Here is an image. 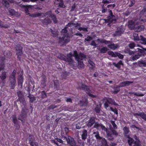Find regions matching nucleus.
I'll use <instances>...</instances> for the list:
<instances>
[{
  "mask_svg": "<svg viewBox=\"0 0 146 146\" xmlns=\"http://www.w3.org/2000/svg\"><path fill=\"white\" fill-rule=\"evenodd\" d=\"M73 56L74 57L75 59L78 61V68H84V65L83 62L81 60L86 58V56L82 53L78 54L76 50L74 51V54L73 55L72 54H68L67 55V58L66 59L64 58V61H68L70 64H72L73 62V60L72 59Z\"/></svg>",
  "mask_w": 146,
  "mask_h": 146,
  "instance_id": "f257e3e1",
  "label": "nucleus"
},
{
  "mask_svg": "<svg viewBox=\"0 0 146 146\" xmlns=\"http://www.w3.org/2000/svg\"><path fill=\"white\" fill-rule=\"evenodd\" d=\"M98 42L104 43L107 45L110 48L114 50L117 48L119 47V45L117 44H114L112 43V42L110 41L106 40L105 39H98L96 40Z\"/></svg>",
  "mask_w": 146,
  "mask_h": 146,
  "instance_id": "f03ea898",
  "label": "nucleus"
},
{
  "mask_svg": "<svg viewBox=\"0 0 146 146\" xmlns=\"http://www.w3.org/2000/svg\"><path fill=\"white\" fill-rule=\"evenodd\" d=\"M16 70L14 69L9 77V81L11 84V88L14 89L16 83Z\"/></svg>",
  "mask_w": 146,
  "mask_h": 146,
  "instance_id": "7ed1b4c3",
  "label": "nucleus"
},
{
  "mask_svg": "<svg viewBox=\"0 0 146 146\" xmlns=\"http://www.w3.org/2000/svg\"><path fill=\"white\" fill-rule=\"evenodd\" d=\"M31 7V5H24V7L25 9V12L26 15L34 18L39 17L41 15L42 13H36L33 14H31L29 13V9Z\"/></svg>",
  "mask_w": 146,
  "mask_h": 146,
  "instance_id": "20e7f679",
  "label": "nucleus"
},
{
  "mask_svg": "<svg viewBox=\"0 0 146 146\" xmlns=\"http://www.w3.org/2000/svg\"><path fill=\"white\" fill-rule=\"evenodd\" d=\"M17 58L20 61L21 60V56L23 54V47L20 44H17L15 46Z\"/></svg>",
  "mask_w": 146,
  "mask_h": 146,
  "instance_id": "39448f33",
  "label": "nucleus"
},
{
  "mask_svg": "<svg viewBox=\"0 0 146 146\" xmlns=\"http://www.w3.org/2000/svg\"><path fill=\"white\" fill-rule=\"evenodd\" d=\"M127 142L129 146H141V144L140 141L139 140H134L130 136L127 138Z\"/></svg>",
  "mask_w": 146,
  "mask_h": 146,
  "instance_id": "423d86ee",
  "label": "nucleus"
},
{
  "mask_svg": "<svg viewBox=\"0 0 146 146\" xmlns=\"http://www.w3.org/2000/svg\"><path fill=\"white\" fill-rule=\"evenodd\" d=\"M103 101L104 103V106L106 108L109 106L108 103L113 104L115 106H117V104L115 103L114 100L110 98H105L104 99Z\"/></svg>",
  "mask_w": 146,
  "mask_h": 146,
  "instance_id": "0eeeda50",
  "label": "nucleus"
},
{
  "mask_svg": "<svg viewBox=\"0 0 146 146\" xmlns=\"http://www.w3.org/2000/svg\"><path fill=\"white\" fill-rule=\"evenodd\" d=\"M125 30V28L122 26L118 27L116 29V31L113 34L114 36H120L121 34H123Z\"/></svg>",
  "mask_w": 146,
  "mask_h": 146,
  "instance_id": "6e6552de",
  "label": "nucleus"
},
{
  "mask_svg": "<svg viewBox=\"0 0 146 146\" xmlns=\"http://www.w3.org/2000/svg\"><path fill=\"white\" fill-rule=\"evenodd\" d=\"M109 12L110 14V15L107 17L106 21L109 23H114L116 22V19H113V17H114L115 16L113 15L111 11L110 10Z\"/></svg>",
  "mask_w": 146,
  "mask_h": 146,
  "instance_id": "1a4fd4ad",
  "label": "nucleus"
},
{
  "mask_svg": "<svg viewBox=\"0 0 146 146\" xmlns=\"http://www.w3.org/2000/svg\"><path fill=\"white\" fill-rule=\"evenodd\" d=\"M67 141L68 143L71 146H75L76 143L74 139L70 136L64 137V139Z\"/></svg>",
  "mask_w": 146,
  "mask_h": 146,
  "instance_id": "9d476101",
  "label": "nucleus"
},
{
  "mask_svg": "<svg viewBox=\"0 0 146 146\" xmlns=\"http://www.w3.org/2000/svg\"><path fill=\"white\" fill-rule=\"evenodd\" d=\"M25 108H23L21 113L20 115L18 117V119L21 121H23L22 119H23L27 116V114L25 112Z\"/></svg>",
  "mask_w": 146,
  "mask_h": 146,
  "instance_id": "9b49d317",
  "label": "nucleus"
},
{
  "mask_svg": "<svg viewBox=\"0 0 146 146\" xmlns=\"http://www.w3.org/2000/svg\"><path fill=\"white\" fill-rule=\"evenodd\" d=\"M135 23L133 20H130L128 21V27L131 29L133 30L135 29Z\"/></svg>",
  "mask_w": 146,
  "mask_h": 146,
  "instance_id": "f8f14e48",
  "label": "nucleus"
},
{
  "mask_svg": "<svg viewBox=\"0 0 146 146\" xmlns=\"http://www.w3.org/2000/svg\"><path fill=\"white\" fill-rule=\"evenodd\" d=\"M133 82L131 81H125L120 83L119 85L121 87H123L126 86H128L130 84L133 83Z\"/></svg>",
  "mask_w": 146,
  "mask_h": 146,
  "instance_id": "ddd939ff",
  "label": "nucleus"
},
{
  "mask_svg": "<svg viewBox=\"0 0 146 146\" xmlns=\"http://www.w3.org/2000/svg\"><path fill=\"white\" fill-rule=\"evenodd\" d=\"M95 123V118L94 117H91L88 121L87 126L91 127Z\"/></svg>",
  "mask_w": 146,
  "mask_h": 146,
  "instance_id": "4468645a",
  "label": "nucleus"
},
{
  "mask_svg": "<svg viewBox=\"0 0 146 146\" xmlns=\"http://www.w3.org/2000/svg\"><path fill=\"white\" fill-rule=\"evenodd\" d=\"M34 140V139L33 136L31 134L29 135V141L30 145L31 146H34V145H33Z\"/></svg>",
  "mask_w": 146,
  "mask_h": 146,
  "instance_id": "2eb2a0df",
  "label": "nucleus"
},
{
  "mask_svg": "<svg viewBox=\"0 0 146 146\" xmlns=\"http://www.w3.org/2000/svg\"><path fill=\"white\" fill-rule=\"evenodd\" d=\"M7 72L5 71L1 72V74L0 76V78L3 82L5 81V79L7 77Z\"/></svg>",
  "mask_w": 146,
  "mask_h": 146,
  "instance_id": "dca6fc26",
  "label": "nucleus"
},
{
  "mask_svg": "<svg viewBox=\"0 0 146 146\" xmlns=\"http://www.w3.org/2000/svg\"><path fill=\"white\" fill-rule=\"evenodd\" d=\"M80 85L81 86V88H80V89H82L88 92H89L90 91V89L89 88V87L86 86L85 84L80 83Z\"/></svg>",
  "mask_w": 146,
  "mask_h": 146,
  "instance_id": "f3484780",
  "label": "nucleus"
},
{
  "mask_svg": "<svg viewBox=\"0 0 146 146\" xmlns=\"http://www.w3.org/2000/svg\"><path fill=\"white\" fill-rule=\"evenodd\" d=\"M88 104L87 99L86 98H85L80 101L79 104L82 106H86Z\"/></svg>",
  "mask_w": 146,
  "mask_h": 146,
  "instance_id": "a211bd4d",
  "label": "nucleus"
},
{
  "mask_svg": "<svg viewBox=\"0 0 146 146\" xmlns=\"http://www.w3.org/2000/svg\"><path fill=\"white\" fill-rule=\"evenodd\" d=\"M42 22L44 24L47 25L50 23L51 22V21L50 19L47 17L44 19L42 20Z\"/></svg>",
  "mask_w": 146,
  "mask_h": 146,
  "instance_id": "6ab92c4d",
  "label": "nucleus"
},
{
  "mask_svg": "<svg viewBox=\"0 0 146 146\" xmlns=\"http://www.w3.org/2000/svg\"><path fill=\"white\" fill-rule=\"evenodd\" d=\"M23 77L22 74H20L18 78V83L19 85L21 86L23 85Z\"/></svg>",
  "mask_w": 146,
  "mask_h": 146,
  "instance_id": "aec40b11",
  "label": "nucleus"
},
{
  "mask_svg": "<svg viewBox=\"0 0 146 146\" xmlns=\"http://www.w3.org/2000/svg\"><path fill=\"white\" fill-rule=\"evenodd\" d=\"M124 131V135L127 138L129 137V135L128 134L129 132V128L127 127H125L123 129Z\"/></svg>",
  "mask_w": 146,
  "mask_h": 146,
  "instance_id": "412c9836",
  "label": "nucleus"
},
{
  "mask_svg": "<svg viewBox=\"0 0 146 146\" xmlns=\"http://www.w3.org/2000/svg\"><path fill=\"white\" fill-rule=\"evenodd\" d=\"M145 29V27L143 25H140L137 27L135 28V30L137 32H140L143 31Z\"/></svg>",
  "mask_w": 146,
  "mask_h": 146,
  "instance_id": "4be33fe9",
  "label": "nucleus"
},
{
  "mask_svg": "<svg viewBox=\"0 0 146 146\" xmlns=\"http://www.w3.org/2000/svg\"><path fill=\"white\" fill-rule=\"evenodd\" d=\"M80 25L81 24L80 23H69L67 25V26H68L69 27H71L73 28L77 27L78 26L80 27Z\"/></svg>",
  "mask_w": 146,
  "mask_h": 146,
  "instance_id": "5701e85b",
  "label": "nucleus"
},
{
  "mask_svg": "<svg viewBox=\"0 0 146 146\" xmlns=\"http://www.w3.org/2000/svg\"><path fill=\"white\" fill-rule=\"evenodd\" d=\"M46 78L45 76H43L41 80V84L44 86H46Z\"/></svg>",
  "mask_w": 146,
  "mask_h": 146,
  "instance_id": "b1692460",
  "label": "nucleus"
},
{
  "mask_svg": "<svg viewBox=\"0 0 146 146\" xmlns=\"http://www.w3.org/2000/svg\"><path fill=\"white\" fill-rule=\"evenodd\" d=\"M17 94L19 101L21 102V101H22L23 99V93L20 90L17 92Z\"/></svg>",
  "mask_w": 146,
  "mask_h": 146,
  "instance_id": "393cba45",
  "label": "nucleus"
},
{
  "mask_svg": "<svg viewBox=\"0 0 146 146\" xmlns=\"http://www.w3.org/2000/svg\"><path fill=\"white\" fill-rule=\"evenodd\" d=\"M87 132L86 130H84L82 132V139L85 140L87 136Z\"/></svg>",
  "mask_w": 146,
  "mask_h": 146,
  "instance_id": "a878e982",
  "label": "nucleus"
},
{
  "mask_svg": "<svg viewBox=\"0 0 146 146\" xmlns=\"http://www.w3.org/2000/svg\"><path fill=\"white\" fill-rule=\"evenodd\" d=\"M140 43L143 44H146V38H145L142 35L140 36Z\"/></svg>",
  "mask_w": 146,
  "mask_h": 146,
  "instance_id": "bb28decb",
  "label": "nucleus"
},
{
  "mask_svg": "<svg viewBox=\"0 0 146 146\" xmlns=\"http://www.w3.org/2000/svg\"><path fill=\"white\" fill-rule=\"evenodd\" d=\"M12 121L14 125L17 124L19 123V121L17 120L16 115H13L12 116Z\"/></svg>",
  "mask_w": 146,
  "mask_h": 146,
  "instance_id": "cd10ccee",
  "label": "nucleus"
},
{
  "mask_svg": "<svg viewBox=\"0 0 146 146\" xmlns=\"http://www.w3.org/2000/svg\"><path fill=\"white\" fill-rule=\"evenodd\" d=\"M54 88L56 90H58L59 89V81L58 80H54Z\"/></svg>",
  "mask_w": 146,
  "mask_h": 146,
  "instance_id": "c85d7f7f",
  "label": "nucleus"
},
{
  "mask_svg": "<svg viewBox=\"0 0 146 146\" xmlns=\"http://www.w3.org/2000/svg\"><path fill=\"white\" fill-rule=\"evenodd\" d=\"M12 54L8 50L5 51L4 52V56L5 58H9Z\"/></svg>",
  "mask_w": 146,
  "mask_h": 146,
  "instance_id": "c756f323",
  "label": "nucleus"
},
{
  "mask_svg": "<svg viewBox=\"0 0 146 146\" xmlns=\"http://www.w3.org/2000/svg\"><path fill=\"white\" fill-rule=\"evenodd\" d=\"M108 49L106 47H103L101 48H100L99 50L100 51V53L102 54L105 53L106 52Z\"/></svg>",
  "mask_w": 146,
  "mask_h": 146,
  "instance_id": "7c9ffc66",
  "label": "nucleus"
},
{
  "mask_svg": "<svg viewBox=\"0 0 146 146\" xmlns=\"http://www.w3.org/2000/svg\"><path fill=\"white\" fill-rule=\"evenodd\" d=\"M9 27V26L8 25L3 24V22L0 20V27L1 28H4L7 29Z\"/></svg>",
  "mask_w": 146,
  "mask_h": 146,
  "instance_id": "2f4dec72",
  "label": "nucleus"
},
{
  "mask_svg": "<svg viewBox=\"0 0 146 146\" xmlns=\"http://www.w3.org/2000/svg\"><path fill=\"white\" fill-rule=\"evenodd\" d=\"M134 40H139L140 39V37L139 38L138 36V34L137 33H135L133 34V35Z\"/></svg>",
  "mask_w": 146,
  "mask_h": 146,
  "instance_id": "473e14b6",
  "label": "nucleus"
},
{
  "mask_svg": "<svg viewBox=\"0 0 146 146\" xmlns=\"http://www.w3.org/2000/svg\"><path fill=\"white\" fill-rule=\"evenodd\" d=\"M107 135L108 139L110 141L113 140L114 139L113 137L112 134L110 133L107 132Z\"/></svg>",
  "mask_w": 146,
  "mask_h": 146,
  "instance_id": "72a5a7b5",
  "label": "nucleus"
},
{
  "mask_svg": "<svg viewBox=\"0 0 146 146\" xmlns=\"http://www.w3.org/2000/svg\"><path fill=\"white\" fill-rule=\"evenodd\" d=\"M102 146H108L106 140L104 138H103L102 140Z\"/></svg>",
  "mask_w": 146,
  "mask_h": 146,
  "instance_id": "f704fd0d",
  "label": "nucleus"
},
{
  "mask_svg": "<svg viewBox=\"0 0 146 146\" xmlns=\"http://www.w3.org/2000/svg\"><path fill=\"white\" fill-rule=\"evenodd\" d=\"M40 97L42 99L46 98L47 97V95L46 92L44 91H42L41 93Z\"/></svg>",
  "mask_w": 146,
  "mask_h": 146,
  "instance_id": "c9c22d12",
  "label": "nucleus"
},
{
  "mask_svg": "<svg viewBox=\"0 0 146 146\" xmlns=\"http://www.w3.org/2000/svg\"><path fill=\"white\" fill-rule=\"evenodd\" d=\"M120 85H119V86H117L116 87L114 88V91H113V93L115 94H116L119 92L120 91Z\"/></svg>",
  "mask_w": 146,
  "mask_h": 146,
  "instance_id": "e433bc0d",
  "label": "nucleus"
},
{
  "mask_svg": "<svg viewBox=\"0 0 146 146\" xmlns=\"http://www.w3.org/2000/svg\"><path fill=\"white\" fill-rule=\"evenodd\" d=\"M50 17L54 23H57L58 21L56 19L55 15H50Z\"/></svg>",
  "mask_w": 146,
  "mask_h": 146,
  "instance_id": "4c0bfd02",
  "label": "nucleus"
},
{
  "mask_svg": "<svg viewBox=\"0 0 146 146\" xmlns=\"http://www.w3.org/2000/svg\"><path fill=\"white\" fill-rule=\"evenodd\" d=\"M28 97L29 98L30 101L31 103H33L36 100V98L33 96L31 95L30 94L29 95Z\"/></svg>",
  "mask_w": 146,
  "mask_h": 146,
  "instance_id": "58836bf2",
  "label": "nucleus"
},
{
  "mask_svg": "<svg viewBox=\"0 0 146 146\" xmlns=\"http://www.w3.org/2000/svg\"><path fill=\"white\" fill-rule=\"evenodd\" d=\"M140 55H139L138 54L133 55L131 58V59L133 61L136 60L139 58L140 57Z\"/></svg>",
  "mask_w": 146,
  "mask_h": 146,
  "instance_id": "ea45409f",
  "label": "nucleus"
},
{
  "mask_svg": "<svg viewBox=\"0 0 146 146\" xmlns=\"http://www.w3.org/2000/svg\"><path fill=\"white\" fill-rule=\"evenodd\" d=\"M140 116L145 121H146V114L143 112H140Z\"/></svg>",
  "mask_w": 146,
  "mask_h": 146,
  "instance_id": "a19ab883",
  "label": "nucleus"
},
{
  "mask_svg": "<svg viewBox=\"0 0 146 146\" xmlns=\"http://www.w3.org/2000/svg\"><path fill=\"white\" fill-rule=\"evenodd\" d=\"M57 106L55 105H52L50 106L48 108V110H54V108L57 107Z\"/></svg>",
  "mask_w": 146,
  "mask_h": 146,
  "instance_id": "79ce46f5",
  "label": "nucleus"
},
{
  "mask_svg": "<svg viewBox=\"0 0 146 146\" xmlns=\"http://www.w3.org/2000/svg\"><path fill=\"white\" fill-rule=\"evenodd\" d=\"M129 94H134L135 95L138 96H143L144 95V94H137V93H134V92H129L128 93Z\"/></svg>",
  "mask_w": 146,
  "mask_h": 146,
  "instance_id": "37998d69",
  "label": "nucleus"
},
{
  "mask_svg": "<svg viewBox=\"0 0 146 146\" xmlns=\"http://www.w3.org/2000/svg\"><path fill=\"white\" fill-rule=\"evenodd\" d=\"M51 33H52V35L54 37H57L58 35V32L56 31V32L53 31L51 29Z\"/></svg>",
  "mask_w": 146,
  "mask_h": 146,
  "instance_id": "c03bdc74",
  "label": "nucleus"
},
{
  "mask_svg": "<svg viewBox=\"0 0 146 146\" xmlns=\"http://www.w3.org/2000/svg\"><path fill=\"white\" fill-rule=\"evenodd\" d=\"M9 11L10 15H13L15 14V11L13 9H12L11 8H9Z\"/></svg>",
  "mask_w": 146,
  "mask_h": 146,
  "instance_id": "a18cd8bd",
  "label": "nucleus"
},
{
  "mask_svg": "<svg viewBox=\"0 0 146 146\" xmlns=\"http://www.w3.org/2000/svg\"><path fill=\"white\" fill-rule=\"evenodd\" d=\"M5 67V64L4 62H2L0 64V71L3 70Z\"/></svg>",
  "mask_w": 146,
  "mask_h": 146,
  "instance_id": "49530a36",
  "label": "nucleus"
},
{
  "mask_svg": "<svg viewBox=\"0 0 146 146\" xmlns=\"http://www.w3.org/2000/svg\"><path fill=\"white\" fill-rule=\"evenodd\" d=\"M108 54L109 55H111L112 57H116V52L114 53L112 51H109L108 52Z\"/></svg>",
  "mask_w": 146,
  "mask_h": 146,
  "instance_id": "de8ad7c7",
  "label": "nucleus"
},
{
  "mask_svg": "<svg viewBox=\"0 0 146 146\" xmlns=\"http://www.w3.org/2000/svg\"><path fill=\"white\" fill-rule=\"evenodd\" d=\"M146 9H144L142 10L140 13V15L141 16H143V15H144L145 14L146 16Z\"/></svg>",
  "mask_w": 146,
  "mask_h": 146,
  "instance_id": "09e8293b",
  "label": "nucleus"
},
{
  "mask_svg": "<svg viewBox=\"0 0 146 146\" xmlns=\"http://www.w3.org/2000/svg\"><path fill=\"white\" fill-rule=\"evenodd\" d=\"M3 4L7 7H8L9 6V3L7 0H5L3 1Z\"/></svg>",
  "mask_w": 146,
  "mask_h": 146,
  "instance_id": "8fccbe9b",
  "label": "nucleus"
},
{
  "mask_svg": "<svg viewBox=\"0 0 146 146\" xmlns=\"http://www.w3.org/2000/svg\"><path fill=\"white\" fill-rule=\"evenodd\" d=\"M139 64H141L143 65V66L145 67L146 66V61L143 60H141L139 61Z\"/></svg>",
  "mask_w": 146,
  "mask_h": 146,
  "instance_id": "3c124183",
  "label": "nucleus"
},
{
  "mask_svg": "<svg viewBox=\"0 0 146 146\" xmlns=\"http://www.w3.org/2000/svg\"><path fill=\"white\" fill-rule=\"evenodd\" d=\"M100 106H97L95 108V111L97 113H99L100 111Z\"/></svg>",
  "mask_w": 146,
  "mask_h": 146,
  "instance_id": "603ef678",
  "label": "nucleus"
},
{
  "mask_svg": "<svg viewBox=\"0 0 146 146\" xmlns=\"http://www.w3.org/2000/svg\"><path fill=\"white\" fill-rule=\"evenodd\" d=\"M64 35L62 36V38L59 37V43H60L61 42H62V44H64Z\"/></svg>",
  "mask_w": 146,
  "mask_h": 146,
  "instance_id": "864d4df0",
  "label": "nucleus"
},
{
  "mask_svg": "<svg viewBox=\"0 0 146 146\" xmlns=\"http://www.w3.org/2000/svg\"><path fill=\"white\" fill-rule=\"evenodd\" d=\"M129 46L130 48H133L135 46V44L133 42L129 44Z\"/></svg>",
  "mask_w": 146,
  "mask_h": 146,
  "instance_id": "5fc2aeb1",
  "label": "nucleus"
},
{
  "mask_svg": "<svg viewBox=\"0 0 146 146\" xmlns=\"http://www.w3.org/2000/svg\"><path fill=\"white\" fill-rule=\"evenodd\" d=\"M111 123L114 129H116L117 128V125L115 124V121H111Z\"/></svg>",
  "mask_w": 146,
  "mask_h": 146,
  "instance_id": "6e6d98bb",
  "label": "nucleus"
},
{
  "mask_svg": "<svg viewBox=\"0 0 146 146\" xmlns=\"http://www.w3.org/2000/svg\"><path fill=\"white\" fill-rule=\"evenodd\" d=\"M116 54L117 55L116 57L117 56L120 59H122L123 57V55L118 52H116Z\"/></svg>",
  "mask_w": 146,
  "mask_h": 146,
  "instance_id": "4d7b16f0",
  "label": "nucleus"
},
{
  "mask_svg": "<svg viewBox=\"0 0 146 146\" xmlns=\"http://www.w3.org/2000/svg\"><path fill=\"white\" fill-rule=\"evenodd\" d=\"M111 130L112 131L113 135L116 136H117L118 135V133L115 130H114V129H111Z\"/></svg>",
  "mask_w": 146,
  "mask_h": 146,
  "instance_id": "13d9d810",
  "label": "nucleus"
},
{
  "mask_svg": "<svg viewBox=\"0 0 146 146\" xmlns=\"http://www.w3.org/2000/svg\"><path fill=\"white\" fill-rule=\"evenodd\" d=\"M92 39V38L89 36H88L85 39L84 42H86V41H89Z\"/></svg>",
  "mask_w": 146,
  "mask_h": 146,
  "instance_id": "bf43d9fd",
  "label": "nucleus"
},
{
  "mask_svg": "<svg viewBox=\"0 0 146 146\" xmlns=\"http://www.w3.org/2000/svg\"><path fill=\"white\" fill-rule=\"evenodd\" d=\"M101 128L102 129V130H104L105 131L107 132V129L102 124H101V126H100Z\"/></svg>",
  "mask_w": 146,
  "mask_h": 146,
  "instance_id": "052dcab7",
  "label": "nucleus"
},
{
  "mask_svg": "<svg viewBox=\"0 0 146 146\" xmlns=\"http://www.w3.org/2000/svg\"><path fill=\"white\" fill-rule=\"evenodd\" d=\"M95 137L97 139L99 140H101L103 138L102 137L100 136L99 133L97 135H95Z\"/></svg>",
  "mask_w": 146,
  "mask_h": 146,
  "instance_id": "680f3d73",
  "label": "nucleus"
},
{
  "mask_svg": "<svg viewBox=\"0 0 146 146\" xmlns=\"http://www.w3.org/2000/svg\"><path fill=\"white\" fill-rule=\"evenodd\" d=\"M101 124H99L96 122L94 123V128H98L99 127H100Z\"/></svg>",
  "mask_w": 146,
  "mask_h": 146,
  "instance_id": "e2e57ef3",
  "label": "nucleus"
},
{
  "mask_svg": "<svg viewBox=\"0 0 146 146\" xmlns=\"http://www.w3.org/2000/svg\"><path fill=\"white\" fill-rule=\"evenodd\" d=\"M70 41V37L68 36L65 39V37L64 36V43H67Z\"/></svg>",
  "mask_w": 146,
  "mask_h": 146,
  "instance_id": "0e129e2a",
  "label": "nucleus"
},
{
  "mask_svg": "<svg viewBox=\"0 0 146 146\" xmlns=\"http://www.w3.org/2000/svg\"><path fill=\"white\" fill-rule=\"evenodd\" d=\"M89 63L91 66L93 68L95 64L91 60H89L88 61Z\"/></svg>",
  "mask_w": 146,
  "mask_h": 146,
  "instance_id": "69168bd1",
  "label": "nucleus"
},
{
  "mask_svg": "<svg viewBox=\"0 0 146 146\" xmlns=\"http://www.w3.org/2000/svg\"><path fill=\"white\" fill-rule=\"evenodd\" d=\"M14 126L15 127L16 129L17 130H19L20 129V126L19 123L14 125Z\"/></svg>",
  "mask_w": 146,
  "mask_h": 146,
  "instance_id": "338daca9",
  "label": "nucleus"
},
{
  "mask_svg": "<svg viewBox=\"0 0 146 146\" xmlns=\"http://www.w3.org/2000/svg\"><path fill=\"white\" fill-rule=\"evenodd\" d=\"M127 53H128L130 55H133L134 54L135 52L131 51L130 50H127Z\"/></svg>",
  "mask_w": 146,
  "mask_h": 146,
  "instance_id": "774afa93",
  "label": "nucleus"
}]
</instances>
